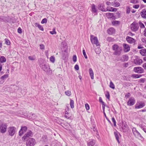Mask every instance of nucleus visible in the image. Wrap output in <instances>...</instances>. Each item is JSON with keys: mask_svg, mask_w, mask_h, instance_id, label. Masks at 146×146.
Here are the masks:
<instances>
[{"mask_svg": "<svg viewBox=\"0 0 146 146\" xmlns=\"http://www.w3.org/2000/svg\"><path fill=\"white\" fill-rule=\"evenodd\" d=\"M112 49L114 51L113 54L116 56H119L121 54L122 48L117 44H114L112 46Z\"/></svg>", "mask_w": 146, "mask_h": 146, "instance_id": "1", "label": "nucleus"}, {"mask_svg": "<svg viewBox=\"0 0 146 146\" xmlns=\"http://www.w3.org/2000/svg\"><path fill=\"white\" fill-rule=\"evenodd\" d=\"M40 68L45 72L48 74L51 72L49 65L44 63L41 64L40 65Z\"/></svg>", "mask_w": 146, "mask_h": 146, "instance_id": "2", "label": "nucleus"}, {"mask_svg": "<svg viewBox=\"0 0 146 146\" xmlns=\"http://www.w3.org/2000/svg\"><path fill=\"white\" fill-rule=\"evenodd\" d=\"M90 40L92 44H95L96 46H100V44L97 37L94 36L93 35H90Z\"/></svg>", "mask_w": 146, "mask_h": 146, "instance_id": "3", "label": "nucleus"}, {"mask_svg": "<svg viewBox=\"0 0 146 146\" xmlns=\"http://www.w3.org/2000/svg\"><path fill=\"white\" fill-rule=\"evenodd\" d=\"M36 143L35 139L33 138H30L27 140L26 142V146H34Z\"/></svg>", "mask_w": 146, "mask_h": 146, "instance_id": "4", "label": "nucleus"}, {"mask_svg": "<svg viewBox=\"0 0 146 146\" xmlns=\"http://www.w3.org/2000/svg\"><path fill=\"white\" fill-rule=\"evenodd\" d=\"M8 133L11 136H13L15 133L16 131V128L14 127H11L8 129Z\"/></svg>", "mask_w": 146, "mask_h": 146, "instance_id": "5", "label": "nucleus"}, {"mask_svg": "<svg viewBox=\"0 0 146 146\" xmlns=\"http://www.w3.org/2000/svg\"><path fill=\"white\" fill-rule=\"evenodd\" d=\"M126 40L127 42L130 44H133L135 45L136 44V40L133 38L128 36L126 37Z\"/></svg>", "mask_w": 146, "mask_h": 146, "instance_id": "6", "label": "nucleus"}, {"mask_svg": "<svg viewBox=\"0 0 146 146\" xmlns=\"http://www.w3.org/2000/svg\"><path fill=\"white\" fill-rule=\"evenodd\" d=\"M33 135V134L32 132L31 131H30L25 134L24 136L22 137V139L24 141H25L28 138L32 137Z\"/></svg>", "mask_w": 146, "mask_h": 146, "instance_id": "7", "label": "nucleus"}, {"mask_svg": "<svg viewBox=\"0 0 146 146\" xmlns=\"http://www.w3.org/2000/svg\"><path fill=\"white\" fill-rule=\"evenodd\" d=\"M0 125V130L1 133H5L7 130V125L5 123H1Z\"/></svg>", "mask_w": 146, "mask_h": 146, "instance_id": "8", "label": "nucleus"}, {"mask_svg": "<svg viewBox=\"0 0 146 146\" xmlns=\"http://www.w3.org/2000/svg\"><path fill=\"white\" fill-rule=\"evenodd\" d=\"M131 30L133 31H136L138 30L139 27L137 23L133 22L130 26Z\"/></svg>", "mask_w": 146, "mask_h": 146, "instance_id": "9", "label": "nucleus"}, {"mask_svg": "<svg viewBox=\"0 0 146 146\" xmlns=\"http://www.w3.org/2000/svg\"><path fill=\"white\" fill-rule=\"evenodd\" d=\"M133 70L135 72L139 74L143 73L144 72L143 69L140 67L134 68Z\"/></svg>", "mask_w": 146, "mask_h": 146, "instance_id": "10", "label": "nucleus"}, {"mask_svg": "<svg viewBox=\"0 0 146 146\" xmlns=\"http://www.w3.org/2000/svg\"><path fill=\"white\" fill-rule=\"evenodd\" d=\"M134 64L137 65H140L142 63V60L138 57H136L134 59Z\"/></svg>", "mask_w": 146, "mask_h": 146, "instance_id": "11", "label": "nucleus"}, {"mask_svg": "<svg viewBox=\"0 0 146 146\" xmlns=\"http://www.w3.org/2000/svg\"><path fill=\"white\" fill-rule=\"evenodd\" d=\"M135 101L133 98H131L127 102V105L131 106L134 105L135 103Z\"/></svg>", "mask_w": 146, "mask_h": 146, "instance_id": "12", "label": "nucleus"}, {"mask_svg": "<svg viewBox=\"0 0 146 146\" xmlns=\"http://www.w3.org/2000/svg\"><path fill=\"white\" fill-rule=\"evenodd\" d=\"M123 50L125 52H127L130 50V47L129 45L126 43L123 44Z\"/></svg>", "mask_w": 146, "mask_h": 146, "instance_id": "13", "label": "nucleus"}, {"mask_svg": "<svg viewBox=\"0 0 146 146\" xmlns=\"http://www.w3.org/2000/svg\"><path fill=\"white\" fill-rule=\"evenodd\" d=\"M27 128L26 126L21 127L19 132V135L21 136L27 130Z\"/></svg>", "mask_w": 146, "mask_h": 146, "instance_id": "14", "label": "nucleus"}, {"mask_svg": "<svg viewBox=\"0 0 146 146\" xmlns=\"http://www.w3.org/2000/svg\"><path fill=\"white\" fill-rule=\"evenodd\" d=\"M105 5L104 3L99 4L98 6V9L100 11H105V8H104Z\"/></svg>", "mask_w": 146, "mask_h": 146, "instance_id": "15", "label": "nucleus"}, {"mask_svg": "<svg viewBox=\"0 0 146 146\" xmlns=\"http://www.w3.org/2000/svg\"><path fill=\"white\" fill-rule=\"evenodd\" d=\"M128 127V126L126 123H122V128L123 132H125L127 131Z\"/></svg>", "mask_w": 146, "mask_h": 146, "instance_id": "16", "label": "nucleus"}, {"mask_svg": "<svg viewBox=\"0 0 146 146\" xmlns=\"http://www.w3.org/2000/svg\"><path fill=\"white\" fill-rule=\"evenodd\" d=\"M105 10L106 11L104 12H106L107 11H116L117 10V9L116 8H114L111 7H107L105 9Z\"/></svg>", "mask_w": 146, "mask_h": 146, "instance_id": "17", "label": "nucleus"}, {"mask_svg": "<svg viewBox=\"0 0 146 146\" xmlns=\"http://www.w3.org/2000/svg\"><path fill=\"white\" fill-rule=\"evenodd\" d=\"M106 16L108 18L115 19V17L113 15V14L111 13H106Z\"/></svg>", "mask_w": 146, "mask_h": 146, "instance_id": "18", "label": "nucleus"}, {"mask_svg": "<svg viewBox=\"0 0 146 146\" xmlns=\"http://www.w3.org/2000/svg\"><path fill=\"white\" fill-rule=\"evenodd\" d=\"M141 17L144 19H146V9H143L141 12Z\"/></svg>", "mask_w": 146, "mask_h": 146, "instance_id": "19", "label": "nucleus"}, {"mask_svg": "<svg viewBox=\"0 0 146 146\" xmlns=\"http://www.w3.org/2000/svg\"><path fill=\"white\" fill-rule=\"evenodd\" d=\"M115 31L114 29L113 28H110L108 29L107 30L108 33L110 35H112L114 34Z\"/></svg>", "mask_w": 146, "mask_h": 146, "instance_id": "20", "label": "nucleus"}, {"mask_svg": "<svg viewBox=\"0 0 146 146\" xmlns=\"http://www.w3.org/2000/svg\"><path fill=\"white\" fill-rule=\"evenodd\" d=\"M95 143V141L94 139H91L88 142V146H93Z\"/></svg>", "mask_w": 146, "mask_h": 146, "instance_id": "21", "label": "nucleus"}, {"mask_svg": "<svg viewBox=\"0 0 146 146\" xmlns=\"http://www.w3.org/2000/svg\"><path fill=\"white\" fill-rule=\"evenodd\" d=\"M114 134L115 136L116 139L117 140L118 143H120V142L119 141V135H120V134L117 131L114 132Z\"/></svg>", "mask_w": 146, "mask_h": 146, "instance_id": "22", "label": "nucleus"}, {"mask_svg": "<svg viewBox=\"0 0 146 146\" xmlns=\"http://www.w3.org/2000/svg\"><path fill=\"white\" fill-rule=\"evenodd\" d=\"M145 106V104L144 103L140 102L139 104V105L137 106L136 104L135 106V108L136 109H139Z\"/></svg>", "mask_w": 146, "mask_h": 146, "instance_id": "23", "label": "nucleus"}, {"mask_svg": "<svg viewBox=\"0 0 146 146\" xmlns=\"http://www.w3.org/2000/svg\"><path fill=\"white\" fill-rule=\"evenodd\" d=\"M133 134L137 138H143V137L140 133L138 131H137L135 132V133Z\"/></svg>", "mask_w": 146, "mask_h": 146, "instance_id": "24", "label": "nucleus"}, {"mask_svg": "<svg viewBox=\"0 0 146 146\" xmlns=\"http://www.w3.org/2000/svg\"><path fill=\"white\" fill-rule=\"evenodd\" d=\"M140 54L143 56H146V49L143 48L139 50Z\"/></svg>", "mask_w": 146, "mask_h": 146, "instance_id": "25", "label": "nucleus"}, {"mask_svg": "<svg viewBox=\"0 0 146 146\" xmlns=\"http://www.w3.org/2000/svg\"><path fill=\"white\" fill-rule=\"evenodd\" d=\"M92 11L93 13H96L97 9L96 7V6L94 4H92L91 6Z\"/></svg>", "mask_w": 146, "mask_h": 146, "instance_id": "26", "label": "nucleus"}, {"mask_svg": "<svg viewBox=\"0 0 146 146\" xmlns=\"http://www.w3.org/2000/svg\"><path fill=\"white\" fill-rule=\"evenodd\" d=\"M89 74L91 78L92 79L94 78V74L92 70V68H90L89 70Z\"/></svg>", "mask_w": 146, "mask_h": 146, "instance_id": "27", "label": "nucleus"}, {"mask_svg": "<svg viewBox=\"0 0 146 146\" xmlns=\"http://www.w3.org/2000/svg\"><path fill=\"white\" fill-rule=\"evenodd\" d=\"M120 23V22L119 21H112V24L114 25H118Z\"/></svg>", "mask_w": 146, "mask_h": 146, "instance_id": "28", "label": "nucleus"}, {"mask_svg": "<svg viewBox=\"0 0 146 146\" xmlns=\"http://www.w3.org/2000/svg\"><path fill=\"white\" fill-rule=\"evenodd\" d=\"M0 62L1 63L5 62L6 61V59L3 56H1L0 58Z\"/></svg>", "mask_w": 146, "mask_h": 146, "instance_id": "29", "label": "nucleus"}, {"mask_svg": "<svg viewBox=\"0 0 146 146\" xmlns=\"http://www.w3.org/2000/svg\"><path fill=\"white\" fill-rule=\"evenodd\" d=\"M70 107L71 108H73L74 107V101L73 100H72L71 99H70Z\"/></svg>", "mask_w": 146, "mask_h": 146, "instance_id": "30", "label": "nucleus"}, {"mask_svg": "<svg viewBox=\"0 0 146 146\" xmlns=\"http://www.w3.org/2000/svg\"><path fill=\"white\" fill-rule=\"evenodd\" d=\"M141 76V75L134 74L132 75V77L134 78H140Z\"/></svg>", "mask_w": 146, "mask_h": 146, "instance_id": "31", "label": "nucleus"}, {"mask_svg": "<svg viewBox=\"0 0 146 146\" xmlns=\"http://www.w3.org/2000/svg\"><path fill=\"white\" fill-rule=\"evenodd\" d=\"M8 75L7 74H5L3 76H2L1 78L4 80L6 79L8 77Z\"/></svg>", "mask_w": 146, "mask_h": 146, "instance_id": "32", "label": "nucleus"}, {"mask_svg": "<svg viewBox=\"0 0 146 146\" xmlns=\"http://www.w3.org/2000/svg\"><path fill=\"white\" fill-rule=\"evenodd\" d=\"M110 87L113 89H114L115 88V86L112 81H110Z\"/></svg>", "mask_w": 146, "mask_h": 146, "instance_id": "33", "label": "nucleus"}, {"mask_svg": "<svg viewBox=\"0 0 146 146\" xmlns=\"http://www.w3.org/2000/svg\"><path fill=\"white\" fill-rule=\"evenodd\" d=\"M123 57L124 61H127L128 60V57L126 55H123Z\"/></svg>", "mask_w": 146, "mask_h": 146, "instance_id": "34", "label": "nucleus"}, {"mask_svg": "<svg viewBox=\"0 0 146 146\" xmlns=\"http://www.w3.org/2000/svg\"><path fill=\"white\" fill-rule=\"evenodd\" d=\"M65 94L68 96H70L71 94V93L70 91L67 90L65 92Z\"/></svg>", "mask_w": 146, "mask_h": 146, "instance_id": "35", "label": "nucleus"}, {"mask_svg": "<svg viewBox=\"0 0 146 146\" xmlns=\"http://www.w3.org/2000/svg\"><path fill=\"white\" fill-rule=\"evenodd\" d=\"M5 43L7 45H9L10 44V41L7 38L5 39Z\"/></svg>", "mask_w": 146, "mask_h": 146, "instance_id": "36", "label": "nucleus"}, {"mask_svg": "<svg viewBox=\"0 0 146 146\" xmlns=\"http://www.w3.org/2000/svg\"><path fill=\"white\" fill-rule=\"evenodd\" d=\"M50 61L52 63H54L55 61V58L54 56H51L50 58Z\"/></svg>", "mask_w": 146, "mask_h": 146, "instance_id": "37", "label": "nucleus"}, {"mask_svg": "<svg viewBox=\"0 0 146 146\" xmlns=\"http://www.w3.org/2000/svg\"><path fill=\"white\" fill-rule=\"evenodd\" d=\"M30 115H32V116H29V117H30L29 118H30L32 119H35V118L36 117V116L35 114H31Z\"/></svg>", "mask_w": 146, "mask_h": 146, "instance_id": "38", "label": "nucleus"}, {"mask_svg": "<svg viewBox=\"0 0 146 146\" xmlns=\"http://www.w3.org/2000/svg\"><path fill=\"white\" fill-rule=\"evenodd\" d=\"M82 52L84 57L86 59H87L88 58V57L86 55L85 51L84 48H83V49Z\"/></svg>", "mask_w": 146, "mask_h": 146, "instance_id": "39", "label": "nucleus"}, {"mask_svg": "<svg viewBox=\"0 0 146 146\" xmlns=\"http://www.w3.org/2000/svg\"><path fill=\"white\" fill-rule=\"evenodd\" d=\"M113 5L115 7H118L120 5V4L118 2H116L113 3Z\"/></svg>", "mask_w": 146, "mask_h": 146, "instance_id": "40", "label": "nucleus"}, {"mask_svg": "<svg viewBox=\"0 0 146 146\" xmlns=\"http://www.w3.org/2000/svg\"><path fill=\"white\" fill-rule=\"evenodd\" d=\"M47 22V20L46 18L43 19L41 21V23L43 24L46 23Z\"/></svg>", "mask_w": 146, "mask_h": 146, "instance_id": "41", "label": "nucleus"}, {"mask_svg": "<svg viewBox=\"0 0 146 146\" xmlns=\"http://www.w3.org/2000/svg\"><path fill=\"white\" fill-rule=\"evenodd\" d=\"M139 24L140 25V27L141 28H145V27L144 25L141 22H139Z\"/></svg>", "mask_w": 146, "mask_h": 146, "instance_id": "42", "label": "nucleus"}, {"mask_svg": "<svg viewBox=\"0 0 146 146\" xmlns=\"http://www.w3.org/2000/svg\"><path fill=\"white\" fill-rule=\"evenodd\" d=\"M112 121L114 123V126H116V121L114 117H112Z\"/></svg>", "mask_w": 146, "mask_h": 146, "instance_id": "43", "label": "nucleus"}, {"mask_svg": "<svg viewBox=\"0 0 146 146\" xmlns=\"http://www.w3.org/2000/svg\"><path fill=\"white\" fill-rule=\"evenodd\" d=\"M28 58L31 60H34L35 59V58L33 56H29Z\"/></svg>", "mask_w": 146, "mask_h": 146, "instance_id": "44", "label": "nucleus"}, {"mask_svg": "<svg viewBox=\"0 0 146 146\" xmlns=\"http://www.w3.org/2000/svg\"><path fill=\"white\" fill-rule=\"evenodd\" d=\"M50 34H51L52 35L55 34L56 33V32L55 31V29H53L52 31H50Z\"/></svg>", "mask_w": 146, "mask_h": 146, "instance_id": "45", "label": "nucleus"}, {"mask_svg": "<svg viewBox=\"0 0 146 146\" xmlns=\"http://www.w3.org/2000/svg\"><path fill=\"white\" fill-rule=\"evenodd\" d=\"M107 40L109 42H112L113 41L114 39L111 37H108V38Z\"/></svg>", "mask_w": 146, "mask_h": 146, "instance_id": "46", "label": "nucleus"}, {"mask_svg": "<svg viewBox=\"0 0 146 146\" xmlns=\"http://www.w3.org/2000/svg\"><path fill=\"white\" fill-rule=\"evenodd\" d=\"M40 48L41 50H44V49L45 46L43 44H40Z\"/></svg>", "mask_w": 146, "mask_h": 146, "instance_id": "47", "label": "nucleus"}, {"mask_svg": "<svg viewBox=\"0 0 146 146\" xmlns=\"http://www.w3.org/2000/svg\"><path fill=\"white\" fill-rule=\"evenodd\" d=\"M85 107L87 110H88L90 109V107L88 104H85Z\"/></svg>", "mask_w": 146, "mask_h": 146, "instance_id": "48", "label": "nucleus"}, {"mask_svg": "<svg viewBox=\"0 0 146 146\" xmlns=\"http://www.w3.org/2000/svg\"><path fill=\"white\" fill-rule=\"evenodd\" d=\"M77 57L76 55H74L73 57V60L74 62L76 61Z\"/></svg>", "mask_w": 146, "mask_h": 146, "instance_id": "49", "label": "nucleus"}, {"mask_svg": "<svg viewBox=\"0 0 146 146\" xmlns=\"http://www.w3.org/2000/svg\"><path fill=\"white\" fill-rule=\"evenodd\" d=\"M130 2L133 4H135L138 2L137 0H131Z\"/></svg>", "mask_w": 146, "mask_h": 146, "instance_id": "50", "label": "nucleus"}, {"mask_svg": "<svg viewBox=\"0 0 146 146\" xmlns=\"http://www.w3.org/2000/svg\"><path fill=\"white\" fill-rule=\"evenodd\" d=\"M145 80V78H141L140 79L139 81V82L140 83H144Z\"/></svg>", "mask_w": 146, "mask_h": 146, "instance_id": "51", "label": "nucleus"}, {"mask_svg": "<svg viewBox=\"0 0 146 146\" xmlns=\"http://www.w3.org/2000/svg\"><path fill=\"white\" fill-rule=\"evenodd\" d=\"M132 131L133 133V134L135 133V132H136V131H137L136 130V128L135 127H133L132 128Z\"/></svg>", "mask_w": 146, "mask_h": 146, "instance_id": "52", "label": "nucleus"}, {"mask_svg": "<svg viewBox=\"0 0 146 146\" xmlns=\"http://www.w3.org/2000/svg\"><path fill=\"white\" fill-rule=\"evenodd\" d=\"M139 5H133V7L136 9H137L139 8Z\"/></svg>", "mask_w": 146, "mask_h": 146, "instance_id": "53", "label": "nucleus"}, {"mask_svg": "<svg viewBox=\"0 0 146 146\" xmlns=\"http://www.w3.org/2000/svg\"><path fill=\"white\" fill-rule=\"evenodd\" d=\"M38 28L41 30L42 31H44V29L43 28V27L41 25H39L38 27Z\"/></svg>", "mask_w": 146, "mask_h": 146, "instance_id": "54", "label": "nucleus"}, {"mask_svg": "<svg viewBox=\"0 0 146 146\" xmlns=\"http://www.w3.org/2000/svg\"><path fill=\"white\" fill-rule=\"evenodd\" d=\"M18 32L19 33H22V29L20 27H19L18 29L17 30Z\"/></svg>", "mask_w": 146, "mask_h": 146, "instance_id": "55", "label": "nucleus"}, {"mask_svg": "<svg viewBox=\"0 0 146 146\" xmlns=\"http://www.w3.org/2000/svg\"><path fill=\"white\" fill-rule=\"evenodd\" d=\"M142 41L145 43H146V38H143L141 40Z\"/></svg>", "mask_w": 146, "mask_h": 146, "instance_id": "56", "label": "nucleus"}, {"mask_svg": "<svg viewBox=\"0 0 146 146\" xmlns=\"http://www.w3.org/2000/svg\"><path fill=\"white\" fill-rule=\"evenodd\" d=\"M74 68L76 70H78L79 69V67L78 65L76 64L74 66Z\"/></svg>", "mask_w": 146, "mask_h": 146, "instance_id": "57", "label": "nucleus"}, {"mask_svg": "<svg viewBox=\"0 0 146 146\" xmlns=\"http://www.w3.org/2000/svg\"><path fill=\"white\" fill-rule=\"evenodd\" d=\"M5 82V81L3 79L0 78V84H3Z\"/></svg>", "mask_w": 146, "mask_h": 146, "instance_id": "58", "label": "nucleus"}, {"mask_svg": "<svg viewBox=\"0 0 146 146\" xmlns=\"http://www.w3.org/2000/svg\"><path fill=\"white\" fill-rule=\"evenodd\" d=\"M106 96V98L108 99H109L110 98V94L108 92H107V93L105 95Z\"/></svg>", "mask_w": 146, "mask_h": 146, "instance_id": "59", "label": "nucleus"}, {"mask_svg": "<svg viewBox=\"0 0 146 146\" xmlns=\"http://www.w3.org/2000/svg\"><path fill=\"white\" fill-rule=\"evenodd\" d=\"M142 67L146 70V63H144L142 65Z\"/></svg>", "mask_w": 146, "mask_h": 146, "instance_id": "60", "label": "nucleus"}, {"mask_svg": "<svg viewBox=\"0 0 146 146\" xmlns=\"http://www.w3.org/2000/svg\"><path fill=\"white\" fill-rule=\"evenodd\" d=\"M143 48V47L141 46V45H138V47H137V48L139 49H142V48Z\"/></svg>", "mask_w": 146, "mask_h": 146, "instance_id": "61", "label": "nucleus"}, {"mask_svg": "<svg viewBox=\"0 0 146 146\" xmlns=\"http://www.w3.org/2000/svg\"><path fill=\"white\" fill-rule=\"evenodd\" d=\"M99 101L100 102H101L102 103V104H105L104 102L102 101V99L101 97H100V98H99Z\"/></svg>", "mask_w": 146, "mask_h": 146, "instance_id": "62", "label": "nucleus"}, {"mask_svg": "<svg viewBox=\"0 0 146 146\" xmlns=\"http://www.w3.org/2000/svg\"><path fill=\"white\" fill-rule=\"evenodd\" d=\"M102 109H103V111L104 112V111H105V104H102Z\"/></svg>", "mask_w": 146, "mask_h": 146, "instance_id": "63", "label": "nucleus"}, {"mask_svg": "<svg viewBox=\"0 0 146 146\" xmlns=\"http://www.w3.org/2000/svg\"><path fill=\"white\" fill-rule=\"evenodd\" d=\"M130 96V94L129 93H128L125 96V97L127 98Z\"/></svg>", "mask_w": 146, "mask_h": 146, "instance_id": "64", "label": "nucleus"}]
</instances>
